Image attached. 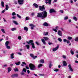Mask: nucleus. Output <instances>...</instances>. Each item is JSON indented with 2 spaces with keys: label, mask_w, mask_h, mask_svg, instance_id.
<instances>
[{
  "label": "nucleus",
  "mask_w": 78,
  "mask_h": 78,
  "mask_svg": "<svg viewBox=\"0 0 78 78\" xmlns=\"http://www.w3.org/2000/svg\"><path fill=\"white\" fill-rule=\"evenodd\" d=\"M37 17H40L41 19H44L47 17V12L46 11L44 10L43 12L38 13Z\"/></svg>",
  "instance_id": "nucleus-1"
},
{
  "label": "nucleus",
  "mask_w": 78,
  "mask_h": 78,
  "mask_svg": "<svg viewBox=\"0 0 78 78\" xmlns=\"http://www.w3.org/2000/svg\"><path fill=\"white\" fill-rule=\"evenodd\" d=\"M29 66L30 70H36V66L34 65L32 63H30L29 65Z\"/></svg>",
  "instance_id": "nucleus-2"
},
{
  "label": "nucleus",
  "mask_w": 78,
  "mask_h": 78,
  "mask_svg": "<svg viewBox=\"0 0 78 78\" xmlns=\"http://www.w3.org/2000/svg\"><path fill=\"white\" fill-rule=\"evenodd\" d=\"M43 39L42 38L41 39V41L42 42H43V44L44 45H46V42H45V41H48V40L49 39V38H48V37H43Z\"/></svg>",
  "instance_id": "nucleus-3"
},
{
  "label": "nucleus",
  "mask_w": 78,
  "mask_h": 78,
  "mask_svg": "<svg viewBox=\"0 0 78 78\" xmlns=\"http://www.w3.org/2000/svg\"><path fill=\"white\" fill-rule=\"evenodd\" d=\"M39 10L41 11H44L45 9V8L44 7V5H43L42 7L41 6H39Z\"/></svg>",
  "instance_id": "nucleus-4"
},
{
  "label": "nucleus",
  "mask_w": 78,
  "mask_h": 78,
  "mask_svg": "<svg viewBox=\"0 0 78 78\" xmlns=\"http://www.w3.org/2000/svg\"><path fill=\"white\" fill-rule=\"evenodd\" d=\"M23 0H18V1L19 5H21L23 4Z\"/></svg>",
  "instance_id": "nucleus-5"
},
{
  "label": "nucleus",
  "mask_w": 78,
  "mask_h": 78,
  "mask_svg": "<svg viewBox=\"0 0 78 78\" xmlns=\"http://www.w3.org/2000/svg\"><path fill=\"white\" fill-rule=\"evenodd\" d=\"M30 56L31 58H32L34 59H35L36 58H37V56H34V55L33 54H30Z\"/></svg>",
  "instance_id": "nucleus-6"
},
{
  "label": "nucleus",
  "mask_w": 78,
  "mask_h": 78,
  "mask_svg": "<svg viewBox=\"0 0 78 78\" xmlns=\"http://www.w3.org/2000/svg\"><path fill=\"white\" fill-rule=\"evenodd\" d=\"M58 36H62V32L61 30H58Z\"/></svg>",
  "instance_id": "nucleus-7"
},
{
  "label": "nucleus",
  "mask_w": 78,
  "mask_h": 78,
  "mask_svg": "<svg viewBox=\"0 0 78 78\" xmlns=\"http://www.w3.org/2000/svg\"><path fill=\"white\" fill-rule=\"evenodd\" d=\"M50 13H53V12H56V11L53 9H51L49 11Z\"/></svg>",
  "instance_id": "nucleus-8"
},
{
  "label": "nucleus",
  "mask_w": 78,
  "mask_h": 78,
  "mask_svg": "<svg viewBox=\"0 0 78 78\" xmlns=\"http://www.w3.org/2000/svg\"><path fill=\"white\" fill-rule=\"evenodd\" d=\"M59 48V45H58L55 48L53 49L52 50L53 51H56L57 50H58Z\"/></svg>",
  "instance_id": "nucleus-9"
},
{
  "label": "nucleus",
  "mask_w": 78,
  "mask_h": 78,
  "mask_svg": "<svg viewBox=\"0 0 78 78\" xmlns=\"http://www.w3.org/2000/svg\"><path fill=\"white\" fill-rule=\"evenodd\" d=\"M30 26L31 27V30H33L34 28L35 27V26L33 24H30Z\"/></svg>",
  "instance_id": "nucleus-10"
},
{
  "label": "nucleus",
  "mask_w": 78,
  "mask_h": 78,
  "mask_svg": "<svg viewBox=\"0 0 78 78\" xmlns=\"http://www.w3.org/2000/svg\"><path fill=\"white\" fill-rule=\"evenodd\" d=\"M18 76V74H14L11 76V77L12 78H14L15 77H17Z\"/></svg>",
  "instance_id": "nucleus-11"
},
{
  "label": "nucleus",
  "mask_w": 78,
  "mask_h": 78,
  "mask_svg": "<svg viewBox=\"0 0 78 78\" xmlns=\"http://www.w3.org/2000/svg\"><path fill=\"white\" fill-rule=\"evenodd\" d=\"M68 67L70 71H71V72H73V69L72 68V66L70 64L69 65Z\"/></svg>",
  "instance_id": "nucleus-12"
},
{
  "label": "nucleus",
  "mask_w": 78,
  "mask_h": 78,
  "mask_svg": "<svg viewBox=\"0 0 78 78\" xmlns=\"http://www.w3.org/2000/svg\"><path fill=\"white\" fill-rule=\"evenodd\" d=\"M43 25L44 26H45V27H48V24L46 22H44Z\"/></svg>",
  "instance_id": "nucleus-13"
},
{
  "label": "nucleus",
  "mask_w": 78,
  "mask_h": 78,
  "mask_svg": "<svg viewBox=\"0 0 78 78\" xmlns=\"http://www.w3.org/2000/svg\"><path fill=\"white\" fill-rule=\"evenodd\" d=\"M33 5L35 6L36 8H38V5H37V4L34 3L33 4Z\"/></svg>",
  "instance_id": "nucleus-14"
},
{
  "label": "nucleus",
  "mask_w": 78,
  "mask_h": 78,
  "mask_svg": "<svg viewBox=\"0 0 78 78\" xmlns=\"http://www.w3.org/2000/svg\"><path fill=\"white\" fill-rule=\"evenodd\" d=\"M10 58L11 59H13V58H14V53H12L11 55Z\"/></svg>",
  "instance_id": "nucleus-15"
},
{
  "label": "nucleus",
  "mask_w": 78,
  "mask_h": 78,
  "mask_svg": "<svg viewBox=\"0 0 78 78\" xmlns=\"http://www.w3.org/2000/svg\"><path fill=\"white\" fill-rule=\"evenodd\" d=\"M63 66H67V63H66V61H64L63 62Z\"/></svg>",
  "instance_id": "nucleus-16"
},
{
  "label": "nucleus",
  "mask_w": 78,
  "mask_h": 78,
  "mask_svg": "<svg viewBox=\"0 0 78 78\" xmlns=\"http://www.w3.org/2000/svg\"><path fill=\"white\" fill-rule=\"evenodd\" d=\"M42 66H43V65L41 64H39L38 65V68H40L41 67H42Z\"/></svg>",
  "instance_id": "nucleus-17"
},
{
  "label": "nucleus",
  "mask_w": 78,
  "mask_h": 78,
  "mask_svg": "<svg viewBox=\"0 0 78 78\" xmlns=\"http://www.w3.org/2000/svg\"><path fill=\"white\" fill-rule=\"evenodd\" d=\"M1 6L2 7H4L5 6V3H4V2L2 1L1 2Z\"/></svg>",
  "instance_id": "nucleus-18"
},
{
  "label": "nucleus",
  "mask_w": 78,
  "mask_h": 78,
  "mask_svg": "<svg viewBox=\"0 0 78 78\" xmlns=\"http://www.w3.org/2000/svg\"><path fill=\"white\" fill-rule=\"evenodd\" d=\"M31 45H32V48H35V46H34V43H32V44H31Z\"/></svg>",
  "instance_id": "nucleus-19"
},
{
  "label": "nucleus",
  "mask_w": 78,
  "mask_h": 78,
  "mask_svg": "<svg viewBox=\"0 0 78 78\" xmlns=\"http://www.w3.org/2000/svg\"><path fill=\"white\" fill-rule=\"evenodd\" d=\"M48 34V32H44L43 33V35L44 36H47Z\"/></svg>",
  "instance_id": "nucleus-20"
},
{
  "label": "nucleus",
  "mask_w": 78,
  "mask_h": 78,
  "mask_svg": "<svg viewBox=\"0 0 78 78\" xmlns=\"http://www.w3.org/2000/svg\"><path fill=\"white\" fill-rule=\"evenodd\" d=\"M5 10H8V9H9V6H8V5H5Z\"/></svg>",
  "instance_id": "nucleus-21"
},
{
  "label": "nucleus",
  "mask_w": 78,
  "mask_h": 78,
  "mask_svg": "<svg viewBox=\"0 0 78 78\" xmlns=\"http://www.w3.org/2000/svg\"><path fill=\"white\" fill-rule=\"evenodd\" d=\"M24 30H25V31H28V27H24Z\"/></svg>",
  "instance_id": "nucleus-22"
},
{
  "label": "nucleus",
  "mask_w": 78,
  "mask_h": 78,
  "mask_svg": "<svg viewBox=\"0 0 78 78\" xmlns=\"http://www.w3.org/2000/svg\"><path fill=\"white\" fill-rule=\"evenodd\" d=\"M70 53L72 55H74V51H73L72 50H71L70 51Z\"/></svg>",
  "instance_id": "nucleus-23"
},
{
  "label": "nucleus",
  "mask_w": 78,
  "mask_h": 78,
  "mask_svg": "<svg viewBox=\"0 0 78 78\" xmlns=\"http://www.w3.org/2000/svg\"><path fill=\"white\" fill-rule=\"evenodd\" d=\"M73 19L74 20H75V21H77V20H78V18H76V16H73Z\"/></svg>",
  "instance_id": "nucleus-24"
},
{
  "label": "nucleus",
  "mask_w": 78,
  "mask_h": 78,
  "mask_svg": "<svg viewBox=\"0 0 78 78\" xmlns=\"http://www.w3.org/2000/svg\"><path fill=\"white\" fill-rule=\"evenodd\" d=\"M15 64H16L17 66H19L20 64V62H19L17 63H15Z\"/></svg>",
  "instance_id": "nucleus-25"
},
{
  "label": "nucleus",
  "mask_w": 78,
  "mask_h": 78,
  "mask_svg": "<svg viewBox=\"0 0 78 78\" xmlns=\"http://www.w3.org/2000/svg\"><path fill=\"white\" fill-rule=\"evenodd\" d=\"M22 64H21L22 66H23H23H24V65L25 66H26V63L25 62H23Z\"/></svg>",
  "instance_id": "nucleus-26"
},
{
  "label": "nucleus",
  "mask_w": 78,
  "mask_h": 78,
  "mask_svg": "<svg viewBox=\"0 0 78 78\" xmlns=\"http://www.w3.org/2000/svg\"><path fill=\"white\" fill-rule=\"evenodd\" d=\"M40 63H42L43 64L44 63V60L42 59H41L40 60Z\"/></svg>",
  "instance_id": "nucleus-27"
},
{
  "label": "nucleus",
  "mask_w": 78,
  "mask_h": 78,
  "mask_svg": "<svg viewBox=\"0 0 78 78\" xmlns=\"http://www.w3.org/2000/svg\"><path fill=\"white\" fill-rule=\"evenodd\" d=\"M30 44H34V43H33V41L32 40H30L29 41Z\"/></svg>",
  "instance_id": "nucleus-28"
},
{
  "label": "nucleus",
  "mask_w": 78,
  "mask_h": 78,
  "mask_svg": "<svg viewBox=\"0 0 78 78\" xmlns=\"http://www.w3.org/2000/svg\"><path fill=\"white\" fill-rule=\"evenodd\" d=\"M67 39L68 40H71V39H72V37H68Z\"/></svg>",
  "instance_id": "nucleus-29"
},
{
  "label": "nucleus",
  "mask_w": 78,
  "mask_h": 78,
  "mask_svg": "<svg viewBox=\"0 0 78 78\" xmlns=\"http://www.w3.org/2000/svg\"><path fill=\"white\" fill-rule=\"evenodd\" d=\"M13 2L15 5H17V1H16V0H14L13 1Z\"/></svg>",
  "instance_id": "nucleus-30"
},
{
  "label": "nucleus",
  "mask_w": 78,
  "mask_h": 78,
  "mask_svg": "<svg viewBox=\"0 0 78 78\" xmlns=\"http://www.w3.org/2000/svg\"><path fill=\"white\" fill-rule=\"evenodd\" d=\"M26 47H27V49H29V48H30V45H28V44L26 45Z\"/></svg>",
  "instance_id": "nucleus-31"
},
{
  "label": "nucleus",
  "mask_w": 78,
  "mask_h": 78,
  "mask_svg": "<svg viewBox=\"0 0 78 78\" xmlns=\"http://www.w3.org/2000/svg\"><path fill=\"white\" fill-rule=\"evenodd\" d=\"M11 70V67H9L8 68V72H10V71Z\"/></svg>",
  "instance_id": "nucleus-32"
},
{
  "label": "nucleus",
  "mask_w": 78,
  "mask_h": 78,
  "mask_svg": "<svg viewBox=\"0 0 78 78\" xmlns=\"http://www.w3.org/2000/svg\"><path fill=\"white\" fill-rule=\"evenodd\" d=\"M9 44V42L8 41H7L5 42V46H8V44Z\"/></svg>",
  "instance_id": "nucleus-33"
},
{
  "label": "nucleus",
  "mask_w": 78,
  "mask_h": 78,
  "mask_svg": "<svg viewBox=\"0 0 78 78\" xmlns=\"http://www.w3.org/2000/svg\"><path fill=\"white\" fill-rule=\"evenodd\" d=\"M11 30L12 31H16V28H12L11 29Z\"/></svg>",
  "instance_id": "nucleus-34"
},
{
  "label": "nucleus",
  "mask_w": 78,
  "mask_h": 78,
  "mask_svg": "<svg viewBox=\"0 0 78 78\" xmlns=\"http://www.w3.org/2000/svg\"><path fill=\"white\" fill-rule=\"evenodd\" d=\"M30 19V17L27 16L26 18V20H29Z\"/></svg>",
  "instance_id": "nucleus-35"
},
{
  "label": "nucleus",
  "mask_w": 78,
  "mask_h": 78,
  "mask_svg": "<svg viewBox=\"0 0 78 78\" xmlns=\"http://www.w3.org/2000/svg\"><path fill=\"white\" fill-rule=\"evenodd\" d=\"M58 41H59V42H62V39H61V38H58Z\"/></svg>",
  "instance_id": "nucleus-36"
},
{
  "label": "nucleus",
  "mask_w": 78,
  "mask_h": 78,
  "mask_svg": "<svg viewBox=\"0 0 78 78\" xmlns=\"http://www.w3.org/2000/svg\"><path fill=\"white\" fill-rule=\"evenodd\" d=\"M17 16L19 18V19H21V16H20L19 14H16Z\"/></svg>",
  "instance_id": "nucleus-37"
},
{
  "label": "nucleus",
  "mask_w": 78,
  "mask_h": 78,
  "mask_svg": "<svg viewBox=\"0 0 78 78\" xmlns=\"http://www.w3.org/2000/svg\"><path fill=\"white\" fill-rule=\"evenodd\" d=\"M13 22L14 23H15V24H16V25H18V23L16 21H13Z\"/></svg>",
  "instance_id": "nucleus-38"
},
{
  "label": "nucleus",
  "mask_w": 78,
  "mask_h": 78,
  "mask_svg": "<svg viewBox=\"0 0 78 78\" xmlns=\"http://www.w3.org/2000/svg\"><path fill=\"white\" fill-rule=\"evenodd\" d=\"M35 44L37 45H40V43H39L38 42L36 41Z\"/></svg>",
  "instance_id": "nucleus-39"
},
{
  "label": "nucleus",
  "mask_w": 78,
  "mask_h": 78,
  "mask_svg": "<svg viewBox=\"0 0 78 78\" xmlns=\"http://www.w3.org/2000/svg\"><path fill=\"white\" fill-rule=\"evenodd\" d=\"M48 3L49 5H51V0H48Z\"/></svg>",
  "instance_id": "nucleus-40"
},
{
  "label": "nucleus",
  "mask_w": 78,
  "mask_h": 78,
  "mask_svg": "<svg viewBox=\"0 0 78 78\" xmlns=\"http://www.w3.org/2000/svg\"><path fill=\"white\" fill-rule=\"evenodd\" d=\"M14 71L15 72H18V71H19V70L17 68H16L14 69Z\"/></svg>",
  "instance_id": "nucleus-41"
},
{
  "label": "nucleus",
  "mask_w": 78,
  "mask_h": 78,
  "mask_svg": "<svg viewBox=\"0 0 78 78\" xmlns=\"http://www.w3.org/2000/svg\"><path fill=\"white\" fill-rule=\"evenodd\" d=\"M18 39L19 40H21V39H22V37H21V36H19L18 37Z\"/></svg>",
  "instance_id": "nucleus-42"
},
{
  "label": "nucleus",
  "mask_w": 78,
  "mask_h": 78,
  "mask_svg": "<svg viewBox=\"0 0 78 78\" xmlns=\"http://www.w3.org/2000/svg\"><path fill=\"white\" fill-rule=\"evenodd\" d=\"M53 65L51 64V63H50L49 67L50 68H51V67H52Z\"/></svg>",
  "instance_id": "nucleus-43"
},
{
  "label": "nucleus",
  "mask_w": 78,
  "mask_h": 78,
  "mask_svg": "<svg viewBox=\"0 0 78 78\" xmlns=\"http://www.w3.org/2000/svg\"><path fill=\"white\" fill-rule=\"evenodd\" d=\"M22 72H27V70L25 69H23V70L22 71Z\"/></svg>",
  "instance_id": "nucleus-44"
},
{
  "label": "nucleus",
  "mask_w": 78,
  "mask_h": 78,
  "mask_svg": "<svg viewBox=\"0 0 78 78\" xmlns=\"http://www.w3.org/2000/svg\"><path fill=\"white\" fill-rule=\"evenodd\" d=\"M6 47L8 49H10V48H11V47L8 45L6 46Z\"/></svg>",
  "instance_id": "nucleus-45"
},
{
  "label": "nucleus",
  "mask_w": 78,
  "mask_h": 78,
  "mask_svg": "<svg viewBox=\"0 0 78 78\" xmlns=\"http://www.w3.org/2000/svg\"><path fill=\"white\" fill-rule=\"evenodd\" d=\"M67 19H68V16H65L64 17V20H67Z\"/></svg>",
  "instance_id": "nucleus-46"
},
{
  "label": "nucleus",
  "mask_w": 78,
  "mask_h": 78,
  "mask_svg": "<svg viewBox=\"0 0 78 78\" xmlns=\"http://www.w3.org/2000/svg\"><path fill=\"white\" fill-rule=\"evenodd\" d=\"M75 41H77L78 42V37H76L75 39Z\"/></svg>",
  "instance_id": "nucleus-47"
},
{
  "label": "nucleus",
  "mask_w": 78,
  "mask_h": 78,
  "mask_svg": "<svg viewBox=\"0 0 78 78\" xmlns=\"http://www.w3.org/2000/svg\"><path fill=\"white\" fill-rule=\"evenodd\" d=\"M1 31L3 33H5V30L3 29H2Z\"/></svg>",
  "instance_id": "nucleus-48"
},
{
  "label": "nucleus",
  "mask_w": 78,
  "mask_h": 78,
  "mask_svg": "<svg viewBox=\"0 0 78 78\" xmlns=\"http://www.w3.org/2000/svg\"><path fill=\"white\" fill-rule=\"evenodd\" d=\"M67 39H63V42H67Z\"/></svg>",
  "instance_id": "nucleus-49"
},
{
  "label": "nucleus",
  "mask_w": 78,
  "mask_h": 78,
  "mask_svg": "<svg viewBox=\"0 0 78 78\" xmlns=\"http://www.w3.org/2000/svg\"><path fill=\"white\" fill-rule=\"evenodd\" d=\"M12 16H16V13L15 12H13L12 13Z\"/></svg>",
  "instance_id": "nucleus-50"
},
{
  "label": "nucleus",
  "mask_w": 78,
  "mask_h": 78,
  "mask_svg": "<svg viewBox=\"0 0 78 78\" xmlns=\"http://www.w3.org/2000/svg\"><path fill=\"white\" fill-rule=\"evenodd\" d=\"M53 31H55V33H57V32H58V31H57V30L56 29H54Z\"/></svg>",
  "instance_id": "nucleus-51"
},
{
  "label": "nucleus",
  "mask_w": 78,
  "mask_h": 78,
  "mask_svg": "<svg viewBox=\"0 0 78 78\" xmlns=\"http://www.w3.org/2000/svg\"><path fill=\"white\" fill-rule=\"evenodd\" d=\"M60 29L62 31H64V30L62 28H61Z\"/></svg>",
  "instance_id": "nucleus-52"
},
{
  "label": "nucleus",
  "mask_w": 78,
  "mask_h": 78,
  "mask_svg": "<svg viewBox=\"0 0 78 78\" xmlns=\"http://www.w3.org/2000/svg\"><path fill=\"white\" fill-rule=\"evenodd\" d=\"M5 11L6 10H5V9H4V10H3V11H2V13H4L5 12Z\"/></svg>",
  "instance_id": "nucleus-53"
},
{
  "label": "nucleus",
  "mask_w": 78,
  "mask_h": 78,
  "mask_svg": "<svg viewBox=\"0 0 78 78\" xmlns=\"http://www.w3.org/2000/svg\"><path fill=\"white\" fill-rule=\"evenodd\" d=\"M66 43L67 44H69V43H70V41L67 40V41H66Z\"/></svg>",
  "instance_id": "nucleus-54"
},
{
  "label": "nucleus",
  "mask_w": 78,
  "mask_h": 78,
  "mask_svg": "<svg viewBox=\"0 0 78 78\" xmlns=\"http://www.w3.org/2000/svg\"><path fill=\"white\" fill-rule=\"evenodd\" d=\"M7 67V65L5 64L2 66L3 67Z\"/></svg>",
  "instance_id": "nucleus-55"
},
{
  "label": "nucleus",
  "mask_w": 78,
  "mask_h": 78,
  "mask_svg": "<svg viewBox=\"0 0 78 78\" xmlns=\"http://www.w3.org/2000/svg\"><path fill=\"white\" fill-rule=\"evenodd\" d=\"M48 45H51V44H53V43H50L49 42L48 43Z\"/></svg>",
  "instance_id": "nucleus-56"
},
{
  "label": "nucleus",
  "mask_w": 78,
  "mask_h": 78,
  "mask_svg": "<svg viewBox=\"0 0 78 78\" xmlns=\"http://www.w3.org/2000/svg\"><path fill=\"white\" fill-rule=\"evenodd\" d=\"M62 57L64 59H66V57L65 55H63Z\"/></svg>",
  "instance_id": "nucleus-57"
},
{
  "label": "nucleus",
  "mask_w": 78,
  "mask_h": 78,
  "mask_svg": "<svg viewBox=\"0 0 78 78\" xmlns=\"http://www.w3.org/2000/svg\"><path fill=\"white\" fill-rule=\"evenodd\" d=\"M21 74L22 75H24V73H23V72L22 71L21 73Z\"/></svg>",
  "instance_id": "nucleus-58"
},
{
  "label": "nucleus",
  "mask_w": 78,
  "mask_h": 78,
  "mask_svg": "<svg viewBox=\"0 0 78 78\" xmlns=\"http://www.w3.org/2000/svg\"><path fill=\"white\" fill-rule=\"evenodd\" d=\"M27 73H28V74H30V70H27Z\"/></svg>",
  "instance_id": "nucleus-59"
},
{
  "label": "nucleus",
  "mask_w": 78,
  "mask_h": 78,
  "mask_svg": "<svg viewBox=\"0 0 78 78\" xmlns=\"http://www.w3.org/2000/svg\"><path fill=\"white\" fill-rule=\"evenodd\" d=\"M12 19H16V16H13L12 17Z\"/></svg>",
  "instance_id": "nucleus-60"
},
{
  "label": "nucleus",
  "mask_w": 78,
  "mask_h": 78,
  "mask_svg": "<svg viewBox=\"0 0 78 78\" xmlns=\"http://www.w3.org/2000/svg\"><path fill=\"white\" fill-rule=\"evenodd\" d=\"M60 12H61V13H63V12H64V11H63V10H60Z\"/></svg>",
  "instance_id": "nucleus-61"
},
{
  "label": "nucleus",
  "mask_w": 78,
  "mask_h": 78,
  "mask_svg": "<svg viewBox=\"0 0 78 78\" xmlns=\"http://www.w3.org/2000/svg\"><path fill=\"white\" fill-rule=\"evenodd\" d=\"M26 42L27 43V44H29V45H30V41H29H29H27Z\"/></svg>",
  "instance_id": "nucleus-62"
},
{
  "label": "nucleus",
  "mask_w": 78,
  "mask_h": 78,
  "mask_svg": "<svg viewBox=\"0 0 78 78\" xmlns=\"http://www.w3.org/2000/svg\"><path fill=\"white\" fill-rule=\"evenodd\" d=\"M26 69H29L30 68H29V67H28L27 66H26Z\"/></svg>",
  "instance_id": "nucleus-63"
},
{
  "label": "nucleus",
  "mask_w": 78,
  "mask_h": 78,
  "mask_svg": "<svg viewBox=\"0 0 78 78\" xmlns=\"http://www.w3.org/2000/svg\"><path fill=\"white\" fill-rule=\"evenodd\" d=\"M69 23H71V22H72V20H69Z\"/></svg>",
  "instance_id": "nucleus-64"
}]
</instances>
